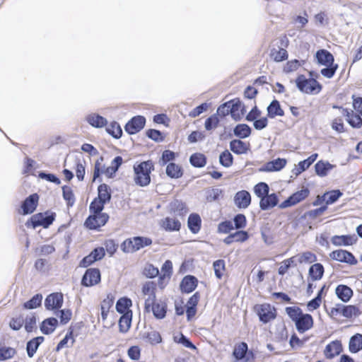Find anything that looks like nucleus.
I'll return each instance as SVG.
<instances>
[{"label": "nucleus", "mask_w": 362, "mask_h": 362, "mask_svg": "<svg viewBox=\"0 0 362 362\" xmlns=\"http://www.w3.org/2000/svg\"><path fill=\"white\" fill-rule=\"evenodd\" d=\"M286 313L295 323L296 328L300 334H303L313 326V318L310 314L303 313L298 306L286 307Z\"/></svg>", "instance_id": "1"}, {"label": "nucleus", "mask_w": 362, "mask_h": 362, "mask_svg": "<svg viewBox=\"0 0 362 362\" xmlns=\"http://www.w3.org/2000/svg\"><path fill=\"white\" fill-rule=\"evenodd\" d=\"M154 170L151 160H147L134 165V182L140 187H146L151 182V173Z\"/></svg>", "instance_id": "2"}, {"label": "nucleus", "mask_w": 362, "mask_h": 362, "mask_svg": "<svg viewBox=\"0 0 362 362\" xmlns=\"http://www.w3.org/2000/svg\"><path fill=\"white\" fill-rule=\"evenodd\" d=\"M56 214L50 211L45 212H40L33 215L25 223L28 228L32 227L36 228L37 227L42 226L44 228H47L52 224L55 220Z\"/></svg>", "instance_id": "3"}, {"label": "nucleus", "mask_w": 362, "mask_h": 362, "mask_svg": "<svg viewBox=\"0 0 362 362\" xmlns=\"http://www.w3.org/2000/svg\"><path fill=\"white\" fill-rule=\"evenodd\" d=\"M152 244V240L148 237L134 236L126 239L121 244V250L125 253L136 252Z\"/></svg>", "instance_id": "4"}, {"label": "nucleus", "mask_w": 362, "mask_h": 362, "mask_svg": "<svg viewBox=\"0 0 362 362\" xmlns=\"http://www.w3.org/2000/svg\"><path fill=\"white\" fill-rule=\"evenodd\" d=\"M296 84L300 92L306 94H317L322 88V86L316 79L306 78L303 74L296 78Z\"/></svg>", "instance_id": "5"}, {"label": "nucleus", "mask_w": 362, "mask_h": 362, "mask_svg": "<svg viewBox=\"0 0 362 362\" xmlns=\"http://www.w3.org/2000/svg\"><path fill=\"white\" fill-rule=\"evenodd\" d=\"M254 310L261 322L267 324L276 317V310L269 303L257 304Z\"/></svg>", "instance_id": "6"}, {"label": "nucleus", "mask_w": 362, "mask_h": 362, "mask_svg": "<svg viewBox=\"0 0 362 362\" xmlns=\"http://www.w3.org/2000/svg\"><path fill=\"white\" fill-rule=\"evenodd\" d=\"M109 216L106 213H100L91 214L86 219L84 226L90 230H98L103 226L108 221Z\"/></svg>", "instance_id": "7"}, {"label": "nucleus", "mask_w": 362, "mask_h": 362, "mask_svg": "<svg viewBox=\"0 0 362 362\" xmlns=\"http://www.w3.org/2000/svg\"><path fill=\"white\" fill-rule=\"evenodd\" d=\"M310 191L308 188L302 189L289 196L279 204L280 209H286L297 204L308 197Z\"/></svg>", "instance_id": "8"}, {"label": "nucleus", "mask_w": 362, "mask_h": 362, "mask_svg": "<svg viewBox=\"0 0 362 362\" xmlns=\"http://www.w3.org/2000/svg\"><path fill=\"white\" fill-rule=\"evenodd\" d=\"M101 275L99 269H88L81 279V285L86 287H90L100 282Z\"/></svg>", "instance_id": "9"}, {"label": "nucleus", "mask_w": 362, "mask_h": 362, "mask_svg": "<svg viewBox=\"0 0 362 362\" xmlns=\"http://www.w3.org/2000/svg\"><path fill=\"white\" fill-rule=\"evenodd\" d=\"M39 202V195L33 193L29 195L22 202L20 213L23 215L33 214L37 209Z\"/></svg>", "instance_id": "10"}, {"label": "nucleus", "mask_w": 362, "mask_h": 362, "mask_svg": "<svg viewBox=\"0 0 362 362\" xmlns=\"http://www.w3.org/2000/svg\"><path fill=\"white\" fill-rule=\"evenodd\" d=\"M329 257L334 260L344 262L350 265H356L358 263V261L354 255L344 250H334L329 254Z\"/></svg>", "instance_id": "11"}, {"label": "nucleus", "mask_w": 362, "mask_h": 362, "mask_svg": "<svg viewBox=\"0 0 362 362\" xmlns=\"http://www.w3.org/2000/svg\"><path fill=\"white\" fill-rule=\"evenodd\" d=\"M145 124L146 118L144 116H135L126 124L124 129L129 134H134L140 132Z\"/></svg>", "instance_id": "12"}, {"label": "nucleus", "mask_w": 362, "mask_h": 362, "mask_svg": "<svg viewBox=\"0 0 362 362\" xmlns=\"http://www.w3.org/2000/svg\"><path fill=\"white\" fill-rule=\"evenodd\" d=\"M63 300L62 293H52L46 297L45 307L48 310H59L63 305Z\"/></svg>", "instance_id": "13"}, {"label": "nucleus", "mask_w": 362, "mask_h": 362, "mask_svg": "<svg viewBox=\"0 0 362 362\" xmlns=\"http://www.w3.org/2000/svg\"><path fill=\"white\" fill-rule=\"evenodd\" d=\"M234 204L239 209H247L251 204V195L247 190H240L234 196Z\"/></svg>", "instance_id": "14"}, {"label": "nucleus", "mask_w": 362, "mask_h": 362, "mask_svg": "<svg viewBox=\"0 0 362 362\" xmlns=\"http://www.w3.org/2000/svg\"><path fill=\"white\" fill-rule=\"evenodd\" d=\"M358 238L356 235H334L332 239V243L335 246H349L356 243Z\"/></svg>", "instance_id": "15"}, {"label": "nucleus", "mask_w": 362, "mask_h": 362, "mask_svg": "<svg viewBox=\"0 0 362 362\" xmlns=\"http://www.w3.org/2000/svg\"><path fill=\"white\" fill-rule=\"evenodd\" d=\"M342 344L340 341L335 340L328 344L325 349L324 354L327 358L332 359L342 351Z\"/></svg>", "instance_id": "16"}, {"label": "nucleus", "mask_w": 362, "mask_h": 362, "mask_svg": "<svg viewBox=\"0 0 362 362\" xmlns=\"http://www.w3.org/2000/svg\"><path fill=\"white\" fill-rule=\"evenodd\" d=\"M342 109V115L346 117V121L353 128H360L362 126V118L353 110Z\"/></svg>", "instance_id": "17"}, {"label": "nucleus", "mask_w": 362, "mask_h": 362, "mask_svg": "<svg viewBox=\"0 0 362 362\" xmlns=\"http://www.w3.org/2000/svg\"><path fill=\"white\" fill-rule=\"evenodd\" d=\"M197 279L192 275L185 276L180 283V290L182 293H189L197 286Z\"/></svg>", "instance_id": "18"}, {"label": "nucleus", "mask_w": 362, "mask_h": 362, "mask_svg": "<svg viewBox=\"0 0 362 362\" xmlns=\"http://www.w3.org/2000/svg\"><path fill=\"white\" fill-rule=\"evenodd\" d=\"M278 203L279 198L276 194H268L260 199L259 207L262 210L266 211L274 208Z\"/></svg>", "instance_id": "19"}, {"label": "nucleus", "mask_w": 362, "mask_h": 362, "mask_svg": "<svg viewBox=\"0 0 362 362\" xmlns=\"http://www.w3.org/2000/svg\"><path fill=\"white\" fill-rule=\"evenodd\" d=\"M315 58L319 64L327 66L332 64L334 61L332 54L327 49H319L315 53Z\"/></svg>", "instance_id": "20"}, {"label": "nucleus", "mask_w": 362, "mask_h": 362, "mask_svg": "<svg viewBox=\"0 0 362 362\" xmlns=\"http://www.w3.org/2000/svg\"><path fill=\"white\" fill-rule=\"evenodd\" d=\"M160 226L166 231H179L181 228V223L178 219L165 217L161 220Z\"/></svg>", "instance_id": "21"}, {"label": "nucleus", "mask_w": 362, "mask_h": 362, "mask_svg": "<svg viewBox=\"0 0 362 362\" xmlns=\"http://www.w3.org/2000/svg\"><path fill=\"white\" fill-rule=\"evenodd\" d=\"M58 325V320L55 317H48L44 320L40 325V329L44 334L48 335L52 334Z\"/></svg>", "instance_id": "22"}, {"label": "nucleus", "mask_w": 362, "mask_h": 362, "mask_svg": "<svg viewBox=\"0 0 362 362\" xmlns=\"http://www.w3.org/2000/svg\"><path fill=\"white\" fill-rule=\"evenodd\" d=\"M45 341V337L39 336L33 338L26 343V352L29 358H33L40 345Z\"/></svg>", "instance_id": "23"}, {"label": "nucleus", "mask_w": 362, "mask_h": 362, "mask_svg": "<svg viewBox=\"0 0 362 362\" xmlns=\"http://www.w3.org/2000/svg\"><path fill=\"white\" fill-rule=\"evenodd\" d=\"M202 226V219L198 214L192 213L189 214L187 219V226L189 230L193 234H197L199 232Z\"/></svg>", "instance_id": "24"}, {"label": "nucleus", "mask_w": 362, "mask_h": 362, "mask_svg": "<svg viewBox=\"0 0 362 362\" xmlns=\"http://www.w3.org/2000/svg\"><path fill=\"white\" fill-rule=\"evenodd\" d=\"M86 121L95 128H102L107 124L106 118L96 113L88 115Z\"/></svg>", "instance_id": "25"}, {"label": "nucleus", "mask_w": 362, "mask_h": 362, "mask_svg": "<svg viewBox=\"0 0 362 362\" xmlns=\"http://www.w3.org/2000/svg\"><path fill=\"white\" fill-rule=\"evenodd\" d=\"M335 293L339 299L342 302L346 303L349 301L353 296L352 289L346 285H338L335 289Z\"/></svg>", "instance_id": "26"}, {"label": "nucleus", "mask_w": 362, "mask_h": 362, "mask_svg": "<svg viewBox=\"0 0 362 362\" xmlns=\"http://www.w3.org/2000/svg\"><path fill=\"white\" fill-rule=\"evenodd\" d=\"M335 167L328 161L320 160L315 165V173L321 177L327 175L328 173Z\"/></svg>", "instance_id": "27"}, {"label": "nucleus", "mask_w": 362, "mask_h": 362, "mask_svg": "<svg viewBox=\"0 0 362 362\" xmlns=\"http://www.w3.org/2000/svg\"><path fill=\"white\" fill-rule=\"evenodd\" d=\"M287 161L285 158H278L269 162H267L262 168V170L267 172L279 171L283 169Z\"/></svg>", "instance_id": "28"}, {"label": "nucleus", "mask_w": 362, "mask_h": 362, "mask_svg": "<svg viewBox=\"0 0 362 362\" xmlns=\"http://www.w3.org/2000/svg\"><path fill=\"white\" fill-rule=\"evenodd\" d=\"M230 110V116L235 121H240L243 117V113H239L242 107V102L239 98H235L228 101Z\"/></svg>", "instance_id": "29"}, {"label": "nucleus", "mask_w": 362, "mask_h": 362, "mask_svg": "<svg viewBox=\"0 0 362 362\" xmlns=\"http://www.w3.org/2000/svg\"><path fill=\"white\" fill-rule=\"evenodd\" d=\"M170 211L176 216H184L187 213L188 209L184 202L175 199L170 204Z\"/></svg>", "instance_id": "30"}, {"label": "nucleus", "mask_w": 362, "mask_h": 362, "mask_svg": "<svg viewBox=\"0 0 362 362\" xmlns=\"http://www.w3.org/2000/svg\"><path fill=\"white\" fill-rule=\"evenodd\" d=\"M267 116L269 118H274L276 116L282 117L284 115V111L282 110L280 103L277 100H272L268 105Z\"/></svg>", "instance_id": "31"}, {"label": "nucleus", "mask_w": 362, "mask_h": 362, "mask_svg": "<svg viewBox=\"0 0 362 362\" xmlns=\"http://www.w3.org/2000/svg\"><path fill=\"white\" fill-rule=\"evenodd\" d=\"M230 149L237 155L246 153L248 151L247 144L240 139H233L230 142Z\"/></svg>", "instance_id": "32"}, {"label": "nucleus", "mask_w": 362, "mask_h": 362, "mask_svg": "<svg viewBox=\"0 0 362 362\" xmlns=\"http://www.w3.org/2000/svg\"><path fill=\"white\" fill-rule=\"evenodd\" d=\"M150 310L153 312V316L158 320L165 317L167 313V304L165 302H158L151 306Z\"/></svg>", "instance_id": "33"}, {"label": "nucleus", "mask_w": 362, "mask_h": 362, "mask_svg": "<svg viewBox=\"0 0 362 362\" xmlns=\"http://www.w3.org/2000/svg\"><path fill=\"white\" fill-rule=\"evenodd\" d=\"M132 305L131 299L127 297L119 298L116 303V310L122 314L125 315L127 313L132 312L129 308Z\"/></svg>", "instance_id": "34"}, {"label": "nucleus", "mask_w": 362, "mask_h": 362, "mask_svg": "<svg viewBox=\"0 0 362 362\" xmlns=\"http://www.w3.org/2000/svg\"><path fill=\"white\" fill-rule=\"evenodd\" d=\"M349 349L351 353H358L362 349V334H356L349 340Z\"/></svg>", "instance_id": "35"}, {"label": "nucleus", "mask_w": 362, "mask_h": 362, "mask_svg": "<svg viewBox=\"0 0 362 362\" xmlns=\"http://www.w3.org/2000/svg\"><path fill=\"white\" fill-rule=\"evenodd\" d=\"M112 197L110 187L107 184H101L98 187V199L107 203L110 201Z\"/></svg>", "instance_id": "36"}, {"label": "nucleus", "mask_w": 362, "mask_h": 362, "mask_svg": "<svg viewBox=\"0 0 362 362\" xmlns=\"http://www.w3.org/2000/svg\"><path fill=\"white\" fill-rule=\"evenodd\" d=\"M248 351V346L246 342H240L237 344L233 351V356L237 361H241L244 359L246 356L247 352Z\"/></svg>", "instance_id": "37"}, {"label": "nucleus", "mask_w": 362, "mask_h": 362, "mask_svg": "<svg viewBox=\"0 0 362 362\" xmlns=\"http://www.w3.org/2000/svg\"><path fill=\"white\" fill-rule=\"evenodd\" d=\"M324 272V267L320 263L313 264L308 271L309 275L313 281L320 280L323 276Z\"/></svg>", "instance_id": "38"}, {"label": "nucleus", "mask_w": 362, "mask_h": 362, "mask_svg": "<svg viewBox=\"0 0 362 362\" xmlns=\"http://www.w3.org/2000/svg\"><path fill=\"white\" fill-rule=\"evenodd\" d=\"M132 320V312L127 313L125 315H122L119 320V332L126 333L131 327Z\"/></svg>", "instance_id": "39"}, {"label": "nucleus", "mask_w": 362, "mask_h": 362, "mask_svg": "<svg viewBox=\"0 0 362 362\" xmlns=\"http://www.w3.org/2000/svg\"><path fill=\"white\" fill-rule=\"evenodd\" d=\"M206 156L202 153H194L189 157V163L194 168H203L206 164Z\"/></svg>", "instance_id": "40"}, {"label": "nucleus", "mask_w": 362, "mask_h": 362, "mask_svg": "<svg viewBox=\"0 0 362 362\" xmlns=\"http://www.w3.org/2000/svg\"><path fill=\"white\" fill-rule=\"evenodd\" d=\"M252 129L246 124H237L233 129V134L240 139H245L250 136Z\"/></svg>", "instance_id": "41"}, {"label": "nucleus", "mask_w": 362, "mask_h": 362, "mask_svg": "<svg viewBox=\"0 0 362 362\" xmlns=\"http://www.w3.org/2000/svg\"><path fill=\"white\" fill-rule=\"evenodd\" d=\"M166 174L171 178H180L182 176V168L175 163H170L166 167Z\"/></svg>", "instance_id": "42"}, {"label": "nucleus", "mask_w": 362, "mask_h": 362, "mask_svg": "<svg viewBox=\"0 0 362 362\" xmlns=\"http://www.w3.org/2000/svg\"><path fill=\"white\" fill-rule=\"evenodd\" d=\"M42 295L37 293L34 295L29 300L23 304V308L26 310H33L40 307L42 304Z\"/></svg>", "instance_id": "43"}, {"label": "nucleus", "mask_w": 362, "mask_h": 362, "mask_svg": "<svg viewBox=\"0 0 362 362\" xmlns=\"http://www.w3.org/2000/svg\"><path fill=\"white\" fill-rule=\"evenodd\" d=\"M317 153H313L307 159H305L298 163V168L297 169L296 175H299L305 170H307L317 158Z\"/></svg>", "instance_id": "44"}, {"label": "nucleus", "mask_w": 362, "mask_h": 362, "mask_svg": "<svg viewBox=\"0 0 362 362\" xmlns=\"http://www.w3.org/2000/svg\"><path fill=\"white\" fill-rule=\"evenodd\" d=\"M62 196L66 202L68 207H71L74 206L76 199L74 192L70 187L67 185L62 187Z\"/></svg>", "instance_id": "45"}, {"label": "nucleus", "mask_w": 362, "mask_h": 362, "mask_svg": "<svg viewBox=\"0 0 362 362\" xmlns=\"http://www.w3.org/2000/svg\"><path fill=\"white\" fill-rule=\"evenodd\" d=\"M342 194L339 189H334L325 193L323 197L325 199L326 204L329 205L335 203Z\"/></svg>", "instance_id": "46"}, {"label": "nucleus", "mask_w": 362, "mask_h": 362, "mask_svg": "<svg viewBox=\"0 0 362 362\" xmlns=\"http://www.w3.org/2000/svg\"><path fill=\"white\" fill-rule=\"evenodd\" d=\"M300 264H311L317 261V256L311 252H305L296 256Z\"/></svg>", "instance_id": "47"}, {"label": "nucleus", "mask_w": 362, "mask_h": 362, "mask_svg": "<svg viewBox=\"0 0 362 362\" xmlns=\"http://www.w3.org/2000/svg\"><path fill=\"white\" fill-rule=\"evenodd\" d=\"M219 163L225 168H229L233 165V156L228 150H225L220 154Z\"/></svg>", "instance_id": "48"}, {"label": "nucleus", "mask_w": 362, "mask_h": 362, "mask_svg": "<svg viewBox=\"0 0 362 362\" xmlns=\"http://www.w3.org/2000/svg\"><path fill=\"white\" fill-rule=\"evenodd\" d=\"M107 132L115 139H119L122 135V130L117 122H112L110 126L106 128Z\"/></svg>", "instance_id": "49"}, {"label": "nucleus", "mask_w": 362, "mask_h": 362, "mask_svg": "<svg viewBox=\"0 0 362 362\" xmlns=\"http://www.w3.org/2000/svg\"><path fill=\"white\" fill-rule=\"evenodd\" d=\"M254 192L261 199L269 194V187L266 182H259L254 187Z\"/></svg>", "instance_id": "50"}, {"label": "nucleus", "mask_w": 362, "mask_h": 362, "mask_svg": "<svg viewBox=\"0 0 362 362\" xmlns=\"http://www.w3.org/2000/svg\"><path fill=\"white\" fill-rule=\"evenodd\" d=\"M220 120L216 114L209 117L204 122V127L207 131H211L218 127Z\"/></svg>", "instance_id": "51"}, {"label": "nucleus", "mask_w": 362, "mask_h": 362, "mask_svg": "<svg viewBox=\"0 0 362 362\" xmlns=\"http://www.w3.org/2000/svg\"><path fill=\"white\" fill-rule=\"evenodd\" d=\"M105 204L106 203H103V201L95 198L90 204L89 211L92 214L103 213L102 211L104 209Z\"/></svg>", "instance_id": "52"}, {"label": "nucleus", "mask_w": 362, "mask_h": 362, "mask_svg": "<svg viewBox=\"0 0 362 362\" xmlns=\"http://www.w3.org/2000/svg\"><path fill=\"white\" fill-rule=\"evenodd\" d=\"M271 57L275 62H280L288 58V53L284 48H279V49H274L272 50Z\"/></svg>", "instance_id": "53"}, {"label": "nucleus", "mask_w": 362, "mask_h": 362, "mask_svg": "<svg viewBox=\"0 0 362 362\" xmlns=\"http://www.w3.org/2000/svg\"><path fill=\"white\" fill-rule=\"evenodd\" d=\"M16 354L15 349L7 346L0 347V361L11 358Z\"/></svg>", "instance_id": "54"}, {"label": "nucleus", "mask_w": 362, "mask_h": 362, "mask_svg": "<svg viewBox=\"0 0 362 362\" xmlns=\"http://www.w3.org/2000/svg\"><path fill=\"white\" fill-rule=\"evenodd\" d=\"M343 316L346 318H351L353 316L360 315L359 309L355 305H345L343 308Z\"/></svg>", "instance_id": "55"}, {"label": "nucleus", "mask_w": 362, "mask_h": 362, "mask_svg": "<svg viewBox=\"0 0 362 362\" xmlns=\"http://www.w3.org/2000/svg\"><path fill=\"white\" fill-rule=\"evenodd\" d=\"M213 267L214 269L215 276L218 279H221L223 274V271L225 270V262L223 259H218L214 262Z\"/></svg>", "instance_id": "56"}, {"label": "nucleus", "mask_w": 362, "mask_h": 362, "mask_svg": "<svg viewBox=\"0 0 362 362\" xmlns=\"http://www.w3.org/2000/svg\"><path fill=\"white\" fill-rule=\"evenodd\" d=\"M161 270L163 272V274L159 277L158 284H161L162 281L165 279V277L170 276L173 272V264L171 261L166 260L161 267Z\"/></svg>", "instance_id": "57"}, {"label": "nucleus", "mask_w": 362, "mask_h": 362, "mask_svg": "<svg viewBox=\"0 0 362 362\" xmlns=\"http://www.w3.org/2000/svg\"><path fill=\"white\" fill-rule=\"evenodd\" d=\"M234 228L238 230L243 229L246 226L247 219L244 214H238L233 218Z\"/></svg>", "instance_id": "58"}, {"label": "nucleus", "mask_w": 362, "mask_h": 362, "mask_svg": "<svg viewBox=\"0 0 362 362\" xmlns=\"http://www.w3.org/2000/svg\"><path fill=\"white\" fill-rule=\"evenodd\" d=\"M325 68L321 69V74L327 78H331L335 74V72L338 68V64H334V63L330 65L325 66Z\"/></svg>", "instance_id": "59"}, {"label": "nucleus", "mask_w": 362, "mask_h": 362, "mask_svg": "<svg viewBox=\"0 0 362 362\" xmlns=\"http://www.w3.org/2000/svg\"><path fill=\"white\" fill-rule=\"evenodd\" d=\"M146 134L149 139L156 142H161L164 140L162 132L157 129H150L146 131Z\"/></svg>", "instance_id": "60"}, {"label": "nucleus", "mask_w": 362, "mask_h": 362, "mask_svg": "<svg viewBox=\"0 0 362 362\" xmlns=\"http://www.w3.org/2000/svg\"><path fill=\"white\" fill-rule=\"evenodd\" d=\"M295 259H296V257H292L291 258H288L287 259H285L283 262H282V264L279 267V269H278V273L280 275H284L288 269L293 265L294 264V260Z\"/></svg>", "instance_id": "61"}, {"label": "nucleus", "mask_w": 362, "mask_h": 362, "mask_svg": "<svg viewBox=\"0 0 362 362\" xmlns=\"http://www.w3.org/2000/svg\"><path fill=\"white\" fill-rule=\"evenodd\" d=\"M24 327L25 329L28 332H33L34 327L36 325V317L34 314H31L30 315H28L26 318L24 320Z\"/></svg>", "instance_id": "62"}, {"label": "nucleus", "mask_w": 362, "mask_h": 362, "mask_svg": "<svg viewBox=\"0 0 362 362\" xmlns=\"http://www.w3.org/2000/svg\"><path fill=\"white\" fill-rule=\"evenodd\" d=\"M233 229L234 226L230 221H222L218 226V232L219 233H229Z\"/></svg>", "instance_id": "63"}, {"label": "nucleus", "mask_w": 362, "mask_h": 362, "mask_svg": "<svg viewBox=\"0 0 362 362\" xmlns=\"http://www.w3.org/2000/svg\"><path fill=\"white\" fill-rule=\"evenodd\" d=\"M146 338L148 342L153 345L160 344L162 341L160 334L155 330L148 332Z\"/></svg>", "instance_id": "64"}]
</instances>
